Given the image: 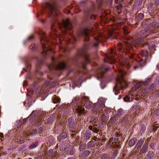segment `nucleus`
I'll return each mask as SVG.
<instances>
[{"label":"nucleus","mask_w":159,"mask_h":159,"mask_svg":"<svg viewBox=\"0 0 159 159\" xmlns=\"http://www.w3.org/2000/svg\"><path fill=\"white\" fill-rule=\"evenodd\" d=\"M121 65L124 66L128 69L130 66V65L129 61L126 59L124 60L123 62L121 63Z\"/></svg>","instance_id":"15"},{"label":"nucleus","mask_w":159,"mask_h":159,"mask_svg":"<svg viewBox=\"0 0 159 159\" xmlns=\"http://www.w3.org/2000/svg\"><path fill=\"white\" fill-rule=\"evenodd\" d=\"M54 25L53 23H52V25L51 29L52 31L55 32V33H57V30H56L54 28Z\"/></svg>","instance_id":"35"},{"label":"nucleus","mask_w":159,"mask_h":159,"mask_svg":"<svg viewBox=\"0 0 159 159\" xmlns=\"http://www.w3.org/2000/svg\"><path fill=\"white\" fill-rule=\"evenodd\" d=\"M134 96L132 94H129L124 98V100L126 102H131Z\"/></svg>","instance_id":"14"},{"label":"nucleus","mask_w":159,"mask_h":159,"mask_svg":"<svg viewBox=\"0 0 159 159\" xmlns=\"http://www.w3.org/2000/svg\"><path fill=\"white\" fill-rule=\"evenodd\" d=\"M110 112V110L108 108L105 109L104 111V112L106 113H107Z\"/></svg>","instance_id":"47"},{"label":"nucleus","mask_w":159,"mask_h":159,"mask_svg":"<svg viewBox=\"0 0 159 159\" xmlns=\"http://www.w3.org/2000/svg\"><path fill=\"white\" fill-rule=\"evenodd\" d=\"M157 68H158V69H159V64H158L157 65Z\"/></svg>","instance_id":"61"},{"label":"nucleus","mask_w":159,"mask_h":159,"mask_svg":"<svg viewBox=\"0 0 159 159\" xmlns=\"http://www.w3.org/2000/svg\"><path fill=\"white\" fill-rule=\"evenodd\" d=\"M88 98L86 97H79L76 96L73 100L71 104L68 105H65L64 106V110L63 112L64 116L68 115L71 111H70V107L72 108V111H74V107H77L75 109L76 111L79 115L82 114L84 110L83 107H85L87 109H90L92 106V103L88 101Z\"/></svg>","instance_id":"1"},{"label":"nucleus","mask_w":159,"mask_h":159,"mask_svg":"<svg viewBox=\"0 0 159 159\" xmlns=\"http://www.w3.org/2000/svg\"><path fill=\"white\" fill-rule=\"evenodd\" d=\"M151 33V32L149 30H143L140 32L139 34L142 35V34H143L144 36H143L142 38L133 41L132 43H131L130 44V45L128 46L129 48H132L133 46H135L137 44H139L143 40V39L144 38L143 37L148 35V34H150Z\"/></svg>","instance_id":"8"},{"label":"nucleus","mask_w":159,"mask_h":159,"mask_svg":"<svg viewBox=\"0 0 159 159\" xmlns=\"http://www.w3.org/2000/svg\"><path fill=\"white\" fill-rule=\"evenodd\" d=\"M41 43L43 49L42 54L45 56L47 54V51H51V48L50 47V46L48 40L45 37H43L41 39Z\"/></svg>","instance_id":"7"},{"label":"nucleus","mask_w":159,"mask_h":159,"mask_svg":"<svg viewBox=\"0 0 159 159\" xmlns=\"http://www.w3.org/2000/svg\"><path fill=\"white\" fill-rule=\"evenodd\" d=\"M33 132L32 133L34 134H37L38 133L37 129H34L33 130Z\"/></svg>","instance_id":"46"},{"label":"nucleus","mask_w":159,"mask_h":159,"mask_svg":"<svg viewBox=\"0 0 159 159\" xmlns=\"http://www.w3.org/2000/svg\"><path fill=\"white\" fill-rule=\"evenodd\" d=\"M33 38H34L33 36L31 35L28 38V39L29 40H32L33 39Z\"/></svg>","instance_id":"56"},{"label":"nucleus","mask_w":159,"mask_h":159,"mask_svg":"<svg viewBox=\"0 0 159 159\" xmlns=\"http://www.w3.org/2000/svg\"><path fill=\"white\" fill-rule=\"evenodd\" d=\"M150 26L151 27L154 28L156 30H157V27L158 28H159V24L157 23L156 24V23L155 22H153L151 23L150 24Z\"/></svg>","instance_id":"22"},{"label":"nucleus","mask_w":159,"mask_h":159,"mask_svg":"<svg viewBox=\"0 0 159 159\" xmlns=\"http://www.w3.org/2000/svg\"><path fill=\"white\" fill-rule=\"evenodd\" d=\"M55 118L53 116H51L47 119V123L48 124H50L52 123L55 120Z\"/></svg>","instance_id":"20"},{"label":"nucleus","mask_w":159,"mask_h":159,"mask_svg":"<svg viewBox=\"0 0 159 159\" xmlns=\"http://www.w3.org/2000/svg\"><path fill=\"white\" fill-rule=\"evenodd\" d=\"M75 150L73 149H72V150H71L70 151L69 154L70 155H73L75 154Z\"/></svg>","instance_id":"42"},{"label":"nucleus","mask_w":159,"mask_h":159,"mask_svg":"<svg viewBox=\"0 0 159 159\" xmlns=\"http://www.w3.org/2000/svg\"><path fill=\"white\" fill-rule=\"evenodd\" d=\"M139 65L141 67L143 66L145 64L144 61H143V60L141 61L139 63Z\"/></svg>","instance_id":"38"},{"label":"nucleus","mask_w":159,"mask_h":159,"mask_svg":"<svg viewBox=\"0 0 159 159\" xmlns=\"http://www.w3.org/2000/svg\"><path fill=\"white\" fill-rule=\"evenodd\" d=\"M136 141V139L135 138H133V139H130L129 143V145L130 146H134Z\"/></svg>","instance_id":"19"},{"label":"nucleus","mask_w":159,"mask_h":159,"mask_svg":"<svg viewBox=\"0 0 159 159\" xmlns=\"http://www.w3.org/2000/svg\"><path fill=\"white\" fill-rule=\"evenodd\" d=\"M119 5L117 6L116 8L117 10H120L121 9L122 7L121 5V4L119 3Z\"/></svg>","instance_id":"44"},{"label":"nucleus","mask_w":159,"mask_h":159,"mask_svg":"<svg viewBox=\"0 0 159 159\" xmlns=\"http://www.w3.org/2000/svg\"><path fill=\"white\" fill-rule=\"evenodd\" d=\"M35 159H41V157H37Z\"/></svg>","instance_id":"60"},{"label":"nucleus","mask_w":159,"mask_h":159,"mask_svg":"<svg viewBox=\"0 0 159 159\" xmlns=\"http://www.w3.org/2000/svg\"><path fill=\"white\" fill-rule=\"evenodd\" d=\"M109 69V67H106L104 65L100 66L97 70L96 73V76L98 79L102 78L105 72L108 71Z\"/></svg>","instance_id":"9"},{"label":"nucleus","mask_w":159,"mask_h":159,"mask_svg":"<svg viewBox=\"0 0 159 159\" xmlns=\"http://www.w3.org/2000/svg\"><path fill=\"white\" fill-rule=\"evenodd\" d=\"M154 155L153 152L152 151H149L147 154V156L149 159H151L153 157Z\"/></svg>","instance_id":"28"},{"label":"nucleus","mask_w":159,"mask_h":159,"mask_svg":"<svg viewBox=\"0 0 159 159\" xmlns=\"http://www.w3.org/2000/svg\"><path fill=\"white\" fill-rule=\"evenodd\" d=\"M97 1L98 2H101V0H97Z\"/></svg>","instance_id":"64"},{"label":"nucleus","mask_w":159,"mask_h":159,"mask_svg":"<svg viewBox=\"0 0 159 159\" xmlns=\"http://www.w3.org/2000/svg\"><path fill=\"white\" fill-rule=\"evenodd\" d=\"M128 119L127 117L125 116L123 118L121 121L123 123H126L127 122Z\"/></svg>","instance_id":"34"},{"label":"nucleus","mask_w":159,"mask_h":159,"mask_svg":"<svg viewBox=\"0 0 159 159\" xmlns=\"http://www.w3.org/2000/svg\"><path fill=\"white\" fill-rule=\"evenodd\" d=\"M155 46H156L155 45H152L151 47H150V46H149V48H152V49H153L154 48H155Z\"/></svg>","instance_id":"54"},{"label":"nucleus","mask_w":159,"mask_h":159,"mask_svg":"<svg viewBox=\"0 0 159 159\" xmlns=\"http://www.w3.org/2000/svg\"><path fill=\"white\" fill-rule=\"evenodd\" d=\"M124 113V111L122 109H118L117 111V114L112 117V120L113 121H116L117 119L118 116H120Z\"/></svg>","instance_id":"12"},{"label":"nucleus","mask_w":159,"mask_h":159,"mask_svg":"<svg viewBox=\"0 0 159 159\" xmlns=\"http://www.w3.org/2000/svg\"><path fill=\"white\" fill-rule=\"evenodd\" d=\"M150 81V78H148L144 82H143V83H142V84H143V85L146 86L148 85L149 82Z\"/></svg>","instance_id":"30"},{"label":"nucleus","mask_w":159,"mask_h":159,"mask_svg":"<svg viewBox=\"0 0 159 159\" xmlns=\"http://www.w3.org/2000/svg\"><path fill=\"white\" fill-rule=\"evenodd\" d=\"M77 87L76 84V83L75 82L73 83V86H72V88L73 89H74V88L75 87Z\"/></svg>","instance_id":"53"},{"label":"nucleus","mask_w":159,"mask_h":159,"mask_svg":"<svg viewBox=\"0 0 159 159\" xmlns=\"http://www.w3.org/2000/svg\"><path fill=\"white\" fill-rule=\"evenodd\" d=\"M156 4L157 5L159 3V0H156L155 1Z\"/></svg>","instance_id":"58"},{"label":"nucleus","mask_w":159,"mask_h":159,"mask_svg":"<svg viewBox=\"0 0 159 159\" xmlns=\"http://www.w3.org/2000/svg\"><path fill=\"white\" fill-rule=\"evenodd\" d=\"M148 92V89L147 88H145V89H143V91L142 92L143 94H146Z\"/></svg>","instance_id":"41"},{"label":"nucleus","mask_w":159,"mask_h":159,"mask_svg":"<svg viewBox=\"0 0 159 159\" xmlns=\"http://www.w3.org/2000/svg\"><path fill=\"white\" fill-rule=\"evenodd\" d=\"M3 134L2 133H0V138H3Z\"/></svg>","instance_id":"59"},{"label":"nucleus","mask_w":159,"mask_h":159,"mask_svg":"<svg viewBox=\"0 0 159 159\" xmlns=\"http://www.w3.org/2000/svg\"><path fill=\"white\" fill-rule=\"evenodd\" d=\"M39 142L38 141L32 143L29 146V149L32 150L33 149L36 148L38 145Z\"/></svg>","instance_id":"17"},{"label":"nucleus","mask_w":159,"mask_h":159,"mask_svg":"<svg viewBox=\"0 0 159 159\" xmlns=\"http://www.w3.org/2000/svg\"><path fill=\"white\" fill-rule=\"evenodd\" d=\"M67 159H73V158L71 157H70L69 158H68Z\"/></svg>","instance_id":"63"},{"label":"nucleus","mask_w":159,"mask_h":159,"mask_svg":"<svg viewBox=\"0 0 159 159\" xmlns=\"http://www.w3.org/2000/svg\"><path fill=\"white\" fill-rule=\"evenodd\" d=\"M16 142H17V143H23V141H21V140H18V139H17V141H16Z\"/></svg>","instance_id":"50"},{"label":"nucleus","mask_w":159,"mask_h":159,"mask_svg":"<svg viewBox=\"0 0 159 159\" xmlns=\"http://www.w3.org/2000/svg\"><path fill=\"white\" fill-rule=\"evenodd\" d=\"M36 113H37L36 111H33L27 119H25L24 120L23 122L25 123L28 121L29 122L33 121V125L36 127L39 126L41 124V120L38 117L36 116Z\"/></svg>","instance_id":"4"},{"label":"nucleus","mask_w":159,"mask_h":159,"mask_svg":"<svg viewBox=\"0 0 159 159\" xmlns=\"http://www.w3.org/2000/svg\"><path fill=\"white\" fill-rule=\"evenodd\" d=\"M122 0H117V2L118 3L121 4Z\"/></svg>","instance_id":"57"},{"label":"nucleus","mask_w":159,"mask_h":159,"mask_svg":"<svg viewBox=\"0 0 159 159\" xmlns=\"http://www.w3.org/2000/svg\"><path fill=\"white\" fill-rule=\"evenodd\" d=\"M43 131V129L41 127H40L39 128V134H41L42 133Z\"/></svg>","instance_id":"48"},{"label":"nucleus","mask_w":159,"mask_h":159,"mask_svg":"<svg viewBox=\"0 0 159 159\" xmlns=\"http://www.w3.org/2000/svg\"><path fill=\"white\" fill-rule=\"evenodd\" d=\"M101 119L102 121L105 122L107 120V117L104 116H103L101 117Z\"/></svg>","instance_id":"36"},{"label":"nucleus","mask_w":159,"mask_h":159,"mask_svg":"<svg viewBox=\"0 0 159 159\" xmlns=\"http://www.w3.org/2000/svg\"><path fill=\"white\" fill-rule=\"evenodd\" d=\"M51 36L52 38H54L55 39H56V38H58V36L57 34H55L54 35L53 34H51Z\"/></svg>","instance_id":"45"},{"label":"nucleus","mask_w":159,"mask_h":159,"mask_svg":"<svg viewBox=\"0 0 159 159\" xmlns=\"http://www.w3.org/2000/svg\"><path fill=\"white\" fill-rule=\"evenodd\" d=\"M70 35L71 38V39H70V41H69V43H72V41L73 40L74 41H75L76 39V38L74 36V34H70Z\"/></svg>","instance_id":"29"},{"label":"nucleus","mask_w":159,"mask_h":159,"mask_svg":"<svg viewBox=\"0 0 159 159\" xmlns=\"http://www.w3.org/2000/svg\"><path fill=\"white\" fill-rule=\"evenodd\" d=\"M143 142V140H139L136 144V146L138 148H140L142 145Z\"/></svg>","instance_id":"24"},{"label":"nucleus","mask_w":159,"mask_h":159,"mask_svg":"<svg viewBox=\"0 0 159 159\" xmlns=\"http://www.w3.org/2000/svg\"><path fill=\"white\" fill-rule=\"evenodd\" d=\"M111 56H109L106 54L105 55V62H107V61H110L109 63L111 64H113L116 63V61L115 59L113 58V56H115L116 54V53L112 50H111L110 52Z\"/></svg>","instance_id":"10"},{"label":"nucleus","mask_w":159,"mask_h":159,"mask_svg":"<svg viewBox=\"0 0 159 159\" xmlns=\"http://www.w3.org/2000/svg\"><path fill=\"white\" fill-rule=\"evenodd\" d=\"M150 147L152 149H154V145L153 143H151L149 145Z\"/></svg>","instance_id":"49"},{"label":"nucleus","mask_w":159,"mask_h":159,"mask_svg":"<svg viewBox=\"0 0 159 159\" xmlns=\"http://www.w3.org/2000/svg\"><path fill=\"white\" fill-rule=\"evenodd\" d=\"M85 146L84 144H81L79 147L80 151H83L85 148Z\"/></svg>","instance_id":"37"},{"label":"nucleus","mask_w":159,"mask_h":159,"mask_svg":"<svg viewBox=\"0 0 159 159\" xmlns=\"http://www.w3.org/2000/svg\"><path fill=\"white\" fill-rule=\"evenodd\" d=\"M60 99L57 96H55L54 98H53V102L55 103H59L60 101Z\"/></svg>","instance_id":"26"},{"label":"nucleus","mask_w":159,"mask_h":159,"mask_svg":"<svg viewBox=\"0 0 159 159\" xmlns=\"http://www.w3.org/2000/svg\"><path fill=\"white\" fill-rule=\"evenodd\" d=\"M45 8L49 11V16L52 18L53 21H57V19L58 17L59 11L55 6L54 2L46 3Z\"/></svg>","instance_id":"3"},{"label":"nucleus","mask_w":159,"mask_h":159,"mask_svg":"<svg viewBox=\"0 0 159 159\" xmlns=\"http://www.w3.org/2000/svg\"><path fill=\"white\" fill-rule=\"evenodd\" d=\"M66 137V135L65 133H62L60 135V137L62 139H65Z\"/></svg>","instance_id":"32"},{"label":"nucleus","mask_w":159,"mask_h":159,"mask_svg":"<svg viewBox=\"0 0 159 159\" xmlns=\"http://www.w3.org/2000/svg\"><path fill=\"white\" fill-rule=\"evenodd\" d=\"M90 153L89 151L88 150L85 151L83 153V156L84 157L88 156Z\"/></svg>","instance_id":"31"},{"label":"nucleus","mask_w":159,"mask_h":159,"mask_svg":"<svg viewBox=\"0 0 159 159\" xmlns=\"http://www.w3.org/2000/svg\"><path fill=\"white\" fill-rule=\"evenodd\" d=\"M91 136V134L90 133V131L89 130L87 131L84 135L85 139H88L90 138Z\"/></svg>","instance_id":"21"},{"label":"nucleus","mask_w":159,"mask_h":159,"mask_svg":"<svg viewBox=\"0 0 159 159\" xmlns=\"http://www.w3.org/2000/svg\"><path fill=\"white\" fill-rule=\"evenodd\" d=\"M57 25L62 33H65V30H69L72 29V25L68 19L62 20V23H58Z\"/></svg>","instance_id":"5"},{"label":"nucleus","mask_w":159,"mask_h":159,"mask_svg":"<svg viewBox=\"0 0 159 159\" xmlns=\"http://www.w3.org/2000/svg\"><path fill=\"white\" fill-rule=\"evenodd\" d=\"M118 76L116 78V84L114 88V92L116 95H117L120 92L122 93L123 90L126 88L127 86V84L124 76L127 72L124 70L118 68Z\"/></svg>","instance_id":"2"},{"label":"nucleus","mask_w":159,"mask_h":159,"mask_svg":"<svg viewBox=\"0 0 159 159\" xmlns=\"http://www.w3.org/2000/svg\"><path fill=\"white\" fill-rule=\"evenodd\" d=\"M80 35L83 36L85 38V41H88L89 40V31L87 30H84L80 33Z\"/></svg>","instance_id":"11"},{"label":"nucleus","mask_w":159,"mask_h":159,"mask_svg":"<svg viewBox=\"0 0 159 159\" xmlns=\"http://www.w3.org/2000/svg\"><path fill=\"white\" fill-rule=\"evenodd\" d=\"M53 152V150L52 149H50L48 150L47 155L48 156H51Z\"/></svg>","instance_id":"39"},{"label":"nucleus","mask_w":159,"mask_h":159,"mask_svg":"<svg viewBox=\"0 0 159 159\" xmlns=\"http://www.w3.org/2000/svg\"><path fill=\"white\" fill-rule=\"evenodd\" d=\"M105 99L103 98H100L98 100V102L94 106L93 109V112H98L99 114L101 111L103 110V108L105 107L104 103Z\"/></svg>","instance_id":"6"},{"label":"nucleus","mask_w":159,"mask_h":159,"mask_svg":"<svg viewBox=\"0 0 159 159\" xmlns=\"http://www.w3.org/2000/svg\"><path fill=\"white\" fill-rule=\"evenodd\" d=\"M56 68L58 69H64L66 66V65L64 62H59V64L56 66Z\"/></svg>","instance_id":"16"},{"label":"nucleus","mask_w":159,"mask_h":159,"mask_svg":"<svg viewBox=\"0 0 159 159\" xmlns=\"http://www.w3.org/2000/svg\"><path fill=\"white\" fill-rule=\"evenodd\" d=\"M143 17V13H139L138 14L137 18L140 20L142 19Z\"/></svg>","instance_id":"33"},{"label":"nucleus","mask_w":159,"mask_h":159,"mask_svg":"<svg viewBox=\"0 0 159 159\" xmlns=\"http://www.w3.org/2000/svg\"><path fill=\"white\" fill-rule=\"evenodd\" d=\"M154 87V85L152 84L151 86L150 89H149L150 90H153V88Z\"/></svg>","instance_id":"51"},{"label":"nucleus","mask_w":159,"mask_h":159,"mask_svg":"<svg viewBox=\"0 0 159 159\" xmlns=\"http://www.w3.org/2000/svg\"><path fill=\"white\" fill-rule=\"evenodd\" d=\"M148 148V144H147V143H144L140 151L141 153H143L145 152L147 150Z\"/></svg>","instance_id":"18"},{"label":"nucleus","mask_w":159,"mask_h":159,"mask_svg":"<svg viewBox=\"0 0 159 159\" xmlns=\"http://www.w3.org/2000/svg\"><path fill=\"white\" fill-rule=\"evenodd\" d=\"M50 83V82L49 81H47L45 83V85L46 86H47L48 85H49V84Z\"/></svg>","instance_id":"55"},{"label":"nucleus","mask_w":159,"mask_h":159,"mask_svg":"<svg viewBox=\"0 0 159 159\" xmlns=\"http://www.w3.org/2000/svg\"><path fill=\"white\" fill-rule=\"evenodd\" d=\"M142 84V82H140L135 85L134 86L133 88V90H135L138 89L140 87H141V85Z\"/></svg>","instance_id":"23"},{"label":"nucleus","mask_w":159,"mask_h":159,"mask_svg":"<svg viewBox=\"0 0 159 159\" xmlns=\"http://www.w3.org/2000/svg\"><path fill=\"white\" fill-rule=\"evenodd\" d=\"M89 129L91 130H92L93 132H94V128H93L92 126H90L89 127Z\"/></svg>","instance_id":"52"},{"label":"nucleus","mask_w":159,"mask_h":159,"mask_svg":"<svg viewBox=\"0 0 159 159\" xmlns=\"http://www.w3.org/2000/svg\"><path fill=\"white\" fill-rule=\"evenodd\" d=\"M95 41L97 42L94 44V45L95 46H97L98 44V42L99 41V39L97 38H95Z\"/></svg>","instance_id":"40"},{"label":"nucleus","mask_w":159,"mask_h":159,"mask_svg":"<svg viewBox=\"0 0 159 159\" xmlns=\"http://www.w3.org/2000/svg\"><path fill=\"white\" fill-rule=\"evenodd\" d=\"M69 127L71 129H73L74 127V120L71 118H70L68 120Z\"/></svg>","instance_id":"13"},{"label":"nucleus","mask_w":159,"mask_h":159,"mask_svg":"<svg viewBox=\"0 0 159 159\" xmlns=\"http://www.w3.org/2000/svg\"><path fill=\"white\" fill-rule=\"evenodd\" d=\"M41 90V87H38L36 90V92L37 94H39L40 93Z\"/></svg>","instance_id":"43"},{"label":"nucleus","mask_w":159,"mask_h":159,"mask_svg":"<svg viewBox=\"0 0 159 159\" xmlns=\"http://www.w3.org/2000/svg\"><path fill=\"white\" fill-rule=\"evenodd\" d=\"M84 58L85 62L84 63V65L86 63H87L90 62V60L88 55L85 54L84 55Z\"/></svg>","instance_id":"25"},{"label":"nucleus","mask_w":159,"mask_h":159,"mask_svg":"<svg viewBox=\"0 0 159 159\" xmlns=\"http://www.w3.org/2000/svg\"><path fill=\"white\" fill-rule=\"evenodd\" d=\"M54 57H52V61H54Z\"/></svg>","instance_id":"62"},{"label":"nucleus","mask_w":159,"mask_h":159,"mask_svg":"<svg viewBox=\"0 0 159 159\" xmlns=\"http://www.w3.org/2000/svg\"><path fill=\"white\" fill-rule=\"evenodd\" d=\"M148 52L145 50H143L141 52V54L143 57H146L148 55Z\"/></svg>","instance_id":"27"}]
</instances>
